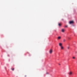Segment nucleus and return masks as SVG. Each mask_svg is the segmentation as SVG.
<instances>
[{"label": "nucleus", "mask_w": 77, "mask_h": 77, "mask_svg": "<svg viewBox=\"0 0 77 77\" xmlns=\"http://www.w3.org/2000/svg\"><path fill=\"white\" fill-rule=\"evenodd\" d=\"M75 57H72V58L73 59H75Z\"/></svg>", "instance_id": "9b49d317"}, {"label": "nucleus", "mask_w": 77, "mask_h": 77, "mask_svg": "<svg viewBox=\"0 0 77 77\" xmlns=\"http://www.w3.org/2000/svg\"><path fill=\"white\" fill-rule=\"evenodd\" d=\"M59 46L60 47H61V46H62V44L60 43H59Z\"/></svg>", "instance_id": "423d86ee"}, {"label": "nucleus", "mask_w": 77, "mask_h": 77, "mask_svg": "<svg viewBox=\"0 0 77 77\" xmlns=\"http://www.w3.org/2000/svg\"><path fill=\"white\" fill-rule=\"evenodd\" d=\"M73 23H74V21H70L69 22V24H73Z\"/></svg>", "instance_id": "7ed1b4c3"}, {"label": "nucleus", "mask_w": 77, "mask_h": 77, "mask_svg": "<svg viewBox=\"0 0 77 77\" xmlns=\"http://www.w3.org/2000/svg\"><path fill=\"white\" fill-rule=\"evenodd\" d=\"M66 41V40H65V39H64L63 40V42H65Z\"/></svg>", "instance_id": "f8f14e48"}, {"label": "nucleus", "mask_w": 77, "mask_h": 77, "mask_svg": "<svg viewBox=\"0 0 77 77\" xmlns=\"http://www.w3.org/2000/svg\"><path fill=\"white\" fill-rule=\"evenodd\" d=\"M49 53L50 54H52V53H53V50L52 49H50L49 51Z\"/></svg>", "instance_id": "f257e3e1"}, {"label": "nucleus", "mask_w": 77, "mask_h": 77, "mask_svg": "<svg viewBox=\"0 0 77 77\" xmlns=\"http://www.w3.org/2000/svg\"><path fill=\"white\" fill-rule=\"evenodd\" d=\"M67 48L68 50H69V46H68L67 47Z\"/></svg>", "instance_id": "1a4fd4ad"}, {"label": "nucleus", "mask_w": 77, "mask_h": 77, "mask_svg": "<svg viewBox=\"0 0 77 77\" xmlns=\"http://www.w3.org/2000/svg\"><path fill=\"white\" fill-rule=\"evenodd\" d=\"M61 38V37L60 36H59L58 37V39H60Z\"/></svg>", "instance_id": "6e6552de"}, {"label": "nucleus", "mask_w": 77, "mask_h": 77, "mask_svg": "<svg viewBox=\"0 0 77 77\" xmlns=\"http://www.w3.org/2000/svg\"><path fill=\"white\" fill-rule=\"evenodd\" d=\"M59 65H60V64H59Z\"/></svg>", "instance_id": "2eb2a0df"}, {"label": "nucleus", "mask_w": 77, "mask_h": 77, "mask_svg": "<svg viewBox=\"0 0 77 77\" xmlns=\"http://www.w3.org/2000/svg\"><path fill=\"white\" fill-rule=\"evenodd\" d=\"M48 74V72L46 73L47 74Z\"/></svg>", "instance_id": "4468645a"}, {"label": "nucleus", "mask_w": 77, "mask_h": 77, "mask_svg": "<svg viewBox=\"0 0 77 77\" xmlns=\"http://www.w3.org/2000/svg\"><path fill=\"white\" fill-rule=\"evenodd\" d=\"M68 74L69 75H71L72 74V71H70L69 72Z\"/></svg>", "instance_id": "f03ea898"}, {"label": "nucleus", "mask_w": 77, "mask_h": 77, "mask_svg": "<svg viewBox=\"0 0 77 77\" xmlns=\"http://www.w3.org/2000/svg\"><path fill=\"white\" fill-rule=\"evenodd\" d=\"M60 48L61 50H63V49H64V48L62 46H60Z\"/></svg>", "instance_id": "39448f33"}, {"label": "nucleus", "mask_w": 77, "mask_h": 77, "mask_svg": "<svg viewBox=\"0 0 77 77\" xmlns=\"http://www.w3.org/2000/svg\"><path fill=\"white\" fill-rule=\"evenodd\" d=\"M65 31V29H62L61 30V32H64Z\"/></svg>", "instance_id": "20e7f679"}, {"label": "nucleus", "mask_w": 77, "mask_h": 77, "mask_svg": "<svg viewBox=\"0 0 77 77\" xmlns=\"http://www.w3.org/2000/svg\"><path fill=\"white\" fill-rule=\"evenodd\" d=\"M58 25L59 26H61V24H60V23H59L58 24Z\"/></svg>", "instance_id": "0eeeda50"}, {"label": "nucleus", "mask_w": 77, "mask_h": 77, "mask_svg": "<svg viewBox=\"0 0 77 77\" xmlns=\"http://www.w3.org/2000/svg\"><path fill=\"white\" fill-rule=\"evenodd\" d=\"M65 27H68V26H67V25H66V26H65Z\"/></svg>", "instance_id": "ddd939ff"}, {"label": "nucleus", "mask_w": 77, "mask_h": 77, "mask_svg": "<svg viewBox=\"0 0 77 77\" xmlns=\"http://www.w3.org/2000/svg\"><path fill=\"white\" fill-rule=\"evenodd\" d=\"M11 70H12V71H14V68H13V69H11Z\"/></svg>", "instance_id": "9d476101"}]
</instances>
